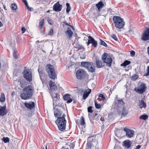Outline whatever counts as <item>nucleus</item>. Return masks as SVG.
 <instances>
[{
    "label": "nucleus",
    "instance_id": "obj_46",
    "mask_svg": "<svg viewBox=\"0 0 149 149\" xmlns=\"http://www.w3.org/2000/svg\"><path fill=\"white\" fill-rule=\"evenodd\" d=\"M50 89L52 91H54L56 90V89H57V86L55 85H54L52 87H50Z\"/></svg>",
    "mask_w": 149,
    "mask_h": 149
},
{
    "label": "nucleus",
    "instance_id": "obj_34",
    "mask_svg": "<svg viewBox=\"0 0 149 149\" xmlns=\"http://www.w3.org/2000/svg\"><path fill=\"white\" fill-rule=\"evenodd\" d=\"M5 100V97L4 93H1L0 101L1 102H4Z\"/></svg>",
    "mask_w": 149,
    "mask_h": 149
},
{
    "label": "nucleus",
    "instance_id": "obj_57",
    "mask_svg": "<svg viewBox=\"0 0 149 149\" xmlns=\"http://www.w3.org/2000/svg\"><path fill=\"white\" fill-rule=\"evenodd\" d=\"M20 84L21 85V87L22 88H23L24 87V83H23V81L22 82L20 81Z\"/></svg>",
    "mask_w": 149,
    "mask_h": 149
},
{
    "label": "nucleus",
    "instance_id": "obj_12",
    "mask_svg": "<svg viewBox=\"0 0 149 149\" xmlns=\"http://www.w3.org/2000/svg\"><path fill=\"white\" fill-rule=\"evenodd\" d=\"M52 99H53V108L54 109H55V107H56V105H57V103L55 102V100L56 99V100L58 99V100H59V95H58L57 93L52 94Z\"/></svg>",
    "mask_w": 149,
    "mask_h": 149
},
{
    "label": "nucleus",
    "instance_id": "obj_48",
    "mask_svg": "<svg viewBox=\"0 0 149 149\" xmlns=\"http://www.w3.org/2000/svg\"><path fill=\"white\" fill-rule=\"evenodd\" d=\"M92 107L91 106H90L88 108V112L91 113H93V110H92Z\"/></svg>",
    "mask_w": 149,
    "mask_h": 149
},
{
    "label": "nucleus",
    "instance_id": "obj_19",
    "mask_svg": "<svg viewBox=\"0 0 149 149\" xmlns=\"http://www.w3.org/2000/svg\"><path fill=\"white\" fill-rule=\"evenodd\" d=\"M92 63L90 62H82L81 63V65L82 67L86 68L87 69L91 65Z\"/></svg>",
    "mask_w": 149,
    "mask_h": 149
},
{
    "label": "nucleus",
    "instance_id": "obj_60",
    "mask_svg": "<svg viewBox=\"0 0 149 149\" xmlns=\"http://www.w3.org/2000/svg\"><path fill=\"white\" fill-rule=\"evenodd\" d=\"M133 32L132 30H130L128 32V34L130 33V34H132Z\"/></svg>",
    "mask_w": 149,
    "mask_h": 149
},
{
    "label": "nucleus",
    "instance_id": "obj_8",
    "mask_svg": "<svg viewBox=\"0 0 149 149\" xmlns=\"http://www.w3.org/2000/svg\"><path fill=\"white\" fill-rule=\"evenodd\" d=\"M24 77L28 81L30 82L32 80L31 72L29 69L24 70L23 72Z\"/></svg>",
    "mask_w": 149,
    "mask_h": 149
},
{
    "label": "nucleus",
    "instance_id": "obj_21",
    "mask_svg": "<svg viewBox=\"0 0 149 149\" xmlns=\"http://www.w3.org/2000/svg\"><path fill=\"white\" fill-rule=\"evenodd\" d=\"M70 95L68 94L65 95L63 97V99L65 100H67V102L68 103L71 102L72 101V99L70 97Z\"/></svg>",
    "mask_w": 149,
    "mask_h": 149
},
{
    "label": "nucleus",
    "instance_id": "obj_59",
    "mask_svg": "<svg viewBox=\"0 0 149 149\" xmlns=\"http://www.w3.org/2000/svg\"><path fill=\"white\" fill-rule=\"evenodd\" d=\"M141 145H139L136 147V149H139L141 148Z\"/></svg>",
    "mask_w": 149,
    "mask_h": 149
},
{
    "label": "nucleus",
    "instance_id": "obj_44",
    "mask_svg": "<svg viewBox=\"0 0 149 149\" xmlns=\"http://www.w3.org/2000/svg\"><path fill=\"white\" fill-rule=\"evenodd\" d=\"M139 77V76L136 74H134L132 77V79L133 80H135Z\"/></svg>",
    "mask_w": 149,
    "mask_h": 149
},
{
    "label": "nucleus",
    "instance_id": "obj_51",
    "mask_svg": "<svg viewBox=\"0 0 149 149\" xmlns=\"http://www.w3.org/2000/svg\"><path fill=\"white\" fill-rule=\"evenodd\" d=\"M63 23L65 24L66 25L69 26L70 28L73 29V26L69 24L68 23L66 22V21H64L63 22Z\"/></svg>",
    "mask_w": 149,
    "mask_h": 149
},
{
    "label": "nucleus",
    "instance_id": "obj_6",
    "mask_svg": "<svg viewBox=\"0 0 149 149\" xmlns=\"http://www.w3.org/2000/svg\"><path fill=\"white\" fill-rule=\"evenodd\" d=\"M102 60L104 63H106V65L110 67L111 65L112 59L108 54L105 53L103 54Z\"/></svg>",
    "mask_w": 149,
    "mask_h": 149
},
{
    "label": "nucleus",
    "instance_id": "obj_22",
    "mask_svg": "<svg viewBox=\"0 0 149 149\" xmlns=\"http://www.w3.org/2000/svg\"><path fill=\"white\" fill-rule=\"evenodd\" d=\"M6 108V106L2 107L0 105V116H3L6 114L5 111Z\"/></svg>",
    "mask_w": 149,
    "mask_h": 149
},
{
    "label": "nucleus",
    "instance_id": "obj_43",
    "mask_svg": "<svg viewBox=\"0 0 149 149\" xmlns=\"http://www.w3.org/2000/svg\"><path fill=\"white\" fill-rule=\"evenodd\" d=\"M94 103L95 104V106L96 108L97 109H99L101 107V105L100 104H97V101L96 100L94 101Z\"/></svg>",
    "mask_w": 149,
    "mask_h": 149
},
{
    "label": "nucleus",
    "instance_id": "obj_33",
    "mask_svg": "<svg viewBox=\"0 0 149 149\" xmlns=\"http://www.w3.org/2000/svg\"><path fill=\"white\" fill-rule=\"evenodd\" d=\"M23 2L24 3L27 8V9L30 11H32L31 9L32 8L30 7L28 5V3L26 0H22Z\"/></svg>",
    "mask_w": 149,
    "mask_h": 149
},
{
    "label": "nucleus",
    "instance_id": "obj_45",
    "mask_svg": "<svg viewBox=\"0 0 149 149\" xmlns=\"http://www.w3.org/2000/svg\"><path fill=\"white\" fill-rule=\"evenodd\" d=\"M49 87H52L54 85H55L56 84L53 81H52V80H50L49 81Z\"/></svg>",
    "mask_w": 149,
    "mask_h": 149
},
{
    "label": "nucleus",
    "instance_id": "obj_14",
    "mask_svg": "<svg viewBox=\"0 0 149 149\" xmlns=\"http://www.w3.org/2000/svg\"><path fill=\"white\" fill-rule=\"evenodd\" d=\"M62 6L59 4V1L56 3L53 6V10L56 12H59L62 9Z\"/></svg>",
    "mask_w": 149,
    "mask_h": 149
},
{
    "label": "nucleus",
    "instance_id": "obj_37",
    "mask_svg": "<svg viewBox=\"0 0 149 149\" xmlns=\"http://www.w3.org/2000/svg\"><path fill=\"white\" fill-rule=\"evenodd\" d=\"M11 8L12 10H16L17 8V5L15 3L12 4L11 6Z\"/></svg>",
    "mask_w": 149,
    "mask_h": 149
},
{
    "label": "nucleus",
    "instance_id": "obj_25",
    "mask_svg": "<svg viewBox=\"0 0 149 149\" xmlns=\"http://www.w3.org/2000/svg\"><path fill=\"white\" fill-rule=\"evenodd\" d=\"M128 112V111L126 109V108L125 107H123L121 113V116L122 117L125 116L127 114Z\"/></svg>",
    "mask_w": 149,
    "mask_h": 149
},
{
    "label": "nucleus",
    "instance_id": "obj_30",
    "mask_svg": "<svg viewBox=\"0 0 149 149\" xmlns=\"http://www.w3.org/2000/svg\"><path fill=\"white\" fill-rule=\"evenodd\" d=\"M131 63V62L128 60L125 61L123 63L121 64V66H123L125 67L127 65H129Z\"/></svg>",
    "mask_w": 149,
    "mask_h": 149
},
{
    "label": "nucleus",
    "instance_id": "obj_40",
    "mask_svg": "<svg viewBox=\"0 0 149 149\" xmlns=\"http://www.w3.org/2000/svg\"><path fill=\"white\" fill-rule=\"evenodd\" d=\"M92 143H91L87 142L86 146V149H91L92 147Z\"/></svg>",
    "mask_w": 149,
    "mask_h": 149
},
{
    "label": "nucleus",
    "instance_id": "obj_1",
    "mask_svg": "<svg viewBox=\"0 0 149 149\" xmlns=\"http://www.w3.org/2000/svg\"><path fill=\"white\" fill-rule=\"evenodd\" d=\"M34 91L33 87L31 85L24 88L22 93L21 94V98L24 100L30 99L33 96Z\"/></svg>",
    "mask_w": 149,
    "mask_h": 149
},
{
    "label": "nucleus",
    "instance_id": "obj_31",
    "mask_svg": "<svg viewBox=\"0 0 149 149\" xmlns=\"http://www.w3.org/2000/svg\"><path fill=\"white\" fill-rule=\"evenodd\" d=\"M80 123L81 125L82 126H84L86 124L84 119L83 116H82L81 118Z\"/></svg>",
    "mask_w": 149,
    "mask_h": 149
},
{
    "label": "nucleus",
    "instance_id": "obj_13",
    "mask_svg": "<svg viewBox=\"0 0 149 149\" xmlns=\"http://www.w3.org/2000/svg\"><path fill=\"white\" fill-rule=\"evenodd\" d=\"M124 130L126 132V136L129 138H131L134 135V131L126 128H124Z\"/></svg>",
    "mask_w": 149,
    "mask_h": 149
},
{
    "label": "nucleus",
    "instance_id": "obj_61",
    "mask_svg": "<svg viewBox=\"0 0 149 149\" xmlns=\"http://www.w3.org/2000/svg\"><path fill=\"white\" fill-rule=\"evenodd\" d=\"M100 120H101L102 121H104V119L103 117H101L100 118Z\"/></svg>",
    "mask_w": 149,
    "mask_h": 149
},
{
    "label": "nucleus",
    "instance_id": "obj_49",
    "mask_svg": "<svg viewBox=\"0 0 149 149\" xmlns=\"http://www.w3.org/2000/svg\"><path fill=\"white\" fill-rule=\"evenodd\" d=\"M54 34V31L52 29H51L50 30L49 32L48 35L50 36H52Z\"/></svg>",
    "mask_w": 149,
    "mask_h": 149
},
{
    "label": "nucleus",
    "instance_id": "obj_26",
    "mask_svg": "<svg viewBox=\"0 0 149 149\" xmlns=\"http://www.w3.org/2000/svg\"><path fill=\"white\" fill-rule=\"evenodd\" d=\"M96 66L98 68H100L103 66V63L100 60H97L96 61Z\"/></svg>",
    "mask_w": 149,
    "mask_h": 149
},
{
    "label": "nucleus",
    "instance_id": "obj_35",
    "mask_svg": "<svg viewBox=\"0 0 149 149\" xmlns=\"http://www.w3.org/2000/svg\"><path fill=\"white\" fill-rule=\"evenodd\" d=\"M75 47L78 49H84V47L81 45H80L78 43H76L75 45Z\"/></svg>",
    "mask_w": 149,
    "mask_h": 149
},
{
    "label": "nucleus",
    "instance_id": "obj_38",
    "mask_svg": "<svg viewBox=\"0 0 149 149\" xmlns=\"http://www.w3.org/2000/svg\"><path fill=\"white\" fill-rule=\"evenodd\" d=\"M66 6H67L66 11L67 13H68L70 10L71 8L69 3H67L66 4Z\"/></svg>",
    "mask_w": 149,
    "mask_h": 149
},
{
    "label": "nucleus",
    "instance_id": "obj_7",
    "mask_svg": "<svg viewBox=\"0 0 149 149\" xmlns=\"http://www.w3.org/2000/svg\"><path fill=\"white\" fill-rule=\"evenodd\" d=\"M86 72L83 69H79L76 72V76L78 79H81L85 78L86 75Z\"/></svg>",
    "mask_w": 149,
    "mask_h": 149
},
{
    "label": "nucleus",
    "instance_id": "obj_5",
    "mask_svg": "<svg viewBox=\"0 0 149 149\" xmlns=\"http://www.w3.org/2000/svg\"><path fill=\"white\" fill-rule=\"evenodd\" d=\"M125 104L122 100H118L113 103L112 106L117 112L119 113H120L122 108L124 107Z\"/></svg>",
    "mask_w": 149,
    "mask_h": 149
},
{
    "label": "nucleus",
    "instance_id": "obj_55",
    "mask_svg": "<svg viewBox=\"0 0 149 149\" xmlns=\"http://www.w3.org/2000/svg\"><path fill=\"white\" fill-rule=\"evenodd\" d=\"M80 58L81 59H84L86 58V55L84 54H83L80 56Z\"/></svg>",
    "mask_w": 149,
    "mask_h": 149
},
{
    "label": "nucleus",
    "instance_id": "obj_27",
    "mask_svg": "<svg viewBox=\"0 0 149 149\" xmlns=\"http://www.w3.org/2000/svg\"><path fill=\"white\" fill-rule=\"evenodd\" d=\"M123 145L125 147L129 148L131 145V141L129 140H125L123 142Z\"/></svg>",
    "mask_w": 149,
    "mask_h": 149
},
{
    "label": "nucleus",
    "instance_id": "obj_41",
    "mask_svg": "<svg viewBox=\"0 0 149 149\" xmlns=\"http://www.w3.org/2000/svg\"><path fill=\"white\" fill-rule=\"evenodd\" d=\"M2 140L5 143H6L8 142L9 141V139L8 137H3Z\"/></svg>",
    "mask_w": 149,
    "mask_h": 149
},
{
    "label": "nucleus",
    "instance_id": "obj_50",
    "mask_svg": "<svg viewBox=\"0 0 149 149\" xmlns=\"http://www.w3.org/2000/svg\"><path fill=\"white\" fill-rule=\"evenodd\" d=\"M99 97L102 98V99L103 100H105V97L104 96V95L102 94H99Z\"/></svg>",
    "mask_w": 149,
    "mask_h": 149
},
{
    "label": "nucleus",
    "instance_id": "obj_58",
    "mask_svg": "<svg viewBox=\"0 0 149 149\" xmlns=\"http://www.w3.org/2000/svg\"><path fill=\"white\" fill-rule=\"evenodd\" d=\"M149 75V71L147 70L146 73H145L144 74V76H148Z\"/></svg>",
    "mask_w": 149,
    "mask_h": 149
},
{
    "label": "nucleus",
    "instance_id": "obj_52",
    "mask_svg": "<svg viewBox=\"0 0 149 149\" xmlns=\"http://www.w3.org/2000/svg\"><path fill=\"white\" fill-rule=\"evenodd\" d=\"M90 36H88V41L86 42L87 46H88L91 44V42L90 39H89Z\"/></svg>",
    "mask_w": 149,
    "mask_h": 149
},
{
    "label": "nucleus",
    "instance_id": "obj_63",
    "mask_svg": "<svg viewBox=\"0 0 149 149\" xmlns=\"http://www.w3.org/2000/svg\"><path fill=\"white\" fill-rule=\"evenodd\" d=\"M15 93L14 92H13L11 93V95L13 96H14L15 95Z\"/></svg>",
    "mask_w": 149,
    "mask_h": 149
},
{
    "label": "nucleus",
    "instance_id": "obj_2",
    "mask_svg": "<svg viewBox=\"0 0 149 149\" xmlns=\"http://www.w3.org/2000/svg\"><path fill=\"white\" fill-rule=\"evenodd\" d=\"M45 69L50 79H55L57 78L56 71L53 65L50 64H47L45 67Z\"/></svg>",
    "mask_w": 149,
    "mask_h": 149
},
{
    "label": "nucleus",
    "instance_id": "obj_42",
    "mask_svg": "<svg viewBox=\"0 0 149 149\" xmlns=\"http://www.w3.org/2000/svg\"><path fill=\"white\" fill-rule=\"evenodd\" d=\"M17 50L15 49L14 50V52H13V56L14 58L17 59V58H19L18 57V56H17Z\"/></svg>",
    "mask_w": 149,
    "mask_h": 149
},
{
    "label": "nucleus",
    "instance_id": "obj_4",
    "mask_svg": "<svg viewBox=\"0 0 149 149\" xmlns=\"http://www.w3.org/2000/svg\"><path fill=\"white\" fill-rule=\"evenodd\" d=\"M113 21L115 27L119 29L123 28L125 25L123 19L119 16H114Z\"/></svg>",
    "mask_w": 149,
    "mask_h": 149
},
{
    "label": "nucleus",
    "instance_id": "obj_20",
    "mask_svg": "<svg viewBox=\"0 0 149 149\" xmlns=\"http://www.w3.org/2000/svg\"><path fill=\"white\" fill-rule=\"evenodd\" d=\"M89 39L91 40V44H92V46L96 48L97 46V41L92 37L90 36Z\"/></svg>",
    "mask_w": 149,
    "mask_h": 149
},
{
    "label": "nucleus",
    "instance_id": "obj_32",
    "mask_svg": "<svg viewBox=\"0 0 149 149\" xmlns=\"http://www.w3.org/2000/svg\"><path fill=\"white\" fill-rule=\"evenodd\" d=\"M148 118V116L146 114H143L141 116L139 117V118L140 119L145 120H147Z\"/></svg>",
    "mask_w": 149,
    "mask_h": 149
},
{
    "label": "nucleus",
    "instance_id": "obj_10",
    "mask_svg": "<svg viewBox=\"0 0 149 149\" xmlns=\"http://www.w3.org/2000/svg\"><path fill=\"white\" fill-rule=\"evenodd\" d=\"M54 116L56 118L61 117L64 116L65 117V115L63 113V112L61 111L60 109H56L54 111Z\"/></svg>",
    "mask_w": 149,
    "mask_h": 149
},
{
    "label": "nucleus",
    "instance_id": "obj_29",
    "mask_svg": "<svg viewBox=\"0 0 149 149\" xmlns=\"http://www.w3.org/2000/svg\"><path fill=\"white\" fill-rule=\"evenodd\" d=\"M89 71L93 72L95 71V67L94 65H93V63L91 64V66L87 69Z\"/></svg>",
    "mask_w": 149,
    "mask_h": 149
},
{
    "label": "nucleus",
    "instance_id": "obj_17",
    "mask_svg": "<svg viewBox=\"0 0 149 149\" xmlns=\"http://www.w3.org/2000/svg\"><path fill=\"white\" fill-rule=\"evenodd\" d=\"M95 137L94 138L93 136L89 137L87 139V142H89V143H91L93 145H97L98 144L97 140H94V141H93L94 139H95Z\"/></svg>",
    "mask_w": 149,
    "mask_h": 149
},
{
    "label": "nucleus",
    "instance_id": "obj_24",
    "mask_svg": "<svg viewBox=\"0 0 149 149\" xmlns=\"http://www.w3.org/2000/svg\"><path fill=\"white\" fill-rule=\"evenodd\" d=\"M103 1V0H100V1L96 5V6L99 10L102 8L104 6Z\"/></svg>",
    "mask_w": 149,
    "mask_h": 149
},
{
    "label": "nucleus",
    "instance_id": "obj_39",
    "mask_svg": "<svg viewBox=\"0 0 149 149\" xmlns=\"http://www.w3.org/2000/svg\"><path fill=\"white\" fill-rule=\"evenodd\" d=\"M100 45H103L105 47H107V45L104 41L100 39Z\"/></svg>",
    "mask_w": 149,
    "mask_h": 149
},
{
    "label": "nucleus",
    "instance_id": "obj_9",
    "mask_svg": "<svg viewBox=\"0 0 149 149\" xmlns=\"http://www.w3.org/2000/svg\"><path fill=\"white\" fill-rule=\"evenodd\" d=\"M147 87L145 84L142 83L140 85L139 88L135 90V91L138 93L142 94L146 91Z\"/></svg>",
    "mask_w": 149,
    "mask_h": 149
},
{
    "label": "nucleus",
    "instance_id": "obj_11",
    "mask_svg": "<svg viewBox=\"0 0 149 149\" xmlns=\"http://www.w3.org/2000/svg\"><path fill=\"white\" fill-rule=\"evenodd\" d=\"M141 39L143 41L149 40V28H147L144 31L141 37Z\"/></svg>",
    "mask_w": 149,
    "mask_h": 149
},
{
    "label": "nucleus",
    "instance_id": "obj_28",
    "mask_svg": "<svg viewBox=\"0 0 149 149\" xmlns=\"http://www.w3.org/2000/svg\"><path fill=\"white\" fill-rule=\"evenodd\" d=\"M38 71L39 73L40 78L41 80L42 83H43L44 81V79H43V71L42 70H40L39 68L38 69Z\"/></svg>",
    "mask_w": 149,
    "mask_h": 149
},
{
    "label": "nucleus",
    "instance_id": "obj_62",
    "mask_svg": "<svg viewBox=\"0 0 149 149\" xmlns=\"http://www.w3.org/2000/svg\"><path fill=\"white\" fill-rule=\"evenodd\" d=\"M3 26V24L0 21V27L2 26Z\"/></svg>",
    "mask_w": 149,
    "mask_h": 149
},
{
    "label": "nucleus",
    "instance_id": "obj_18",
    "mask_svg": "<svg viewBox=\"0 0 149 149\" xmlns=\"http://www.w3.org/2000/svg\"><path fill=\"white\" fill-rule=\"evenodd\" d=\"M91 89H88L86 90L84 92L83 98L84 100L86 99L88 96L91 92Z\"/></svg>",
    "mask_w": 149,
    "mask_h": 149
},
{
    "label": "nucleus",
    "instance_id": "obj_53",
    "mask_svg": "<svg viewBox=\"0 0 149 149\" xmlns=\"http://www.w3.org/2000/svg\"><path fill=\"white\" fill-rule=\"evenodd\" d=\"M130 53L131 56H134L135 55V52L133 50L131 51Z\"/></svg>",
    "mask_w": 149,
    "mask_h": 149
},
{
    "label": "nucleus",
    "instance_id": "obj_15",
    "mask_svg": "<svg viewBox=\"0 0 149 149\" xmlns=\"http://www.w3.org/2000/svg\"><path fill=\"white\" fill-rule=\"evenodd\" d=\"M65 33L67 36V38L70 39H71L73 34V32L72 31L71 29L69 27L67 28V29L65 31Z\"/></svg>",
    "mask_w": 149,
    "mask_h": 149
},
{
    "label": "nucleus",
    "instance_id": "obj_64",
    "mask_svg": "<svg viewBox=\"0 0 149 149\" xmlns=\"http://www.w3.org/2000/svg\"><path fill=\"white\" fill-rule=\"evenodd\" d=\"M147 53L149 55V46L147 48Z\"/></svg>",
    "mask_w": 149,
    "mask_h": 149
},
{
    "label": "nucleus",
    "instance_id": "obj_16",
    "mask_svg": "<svg viewBox=\"0 0 149 149\" xmlns=\"http://www.w3.org/2000/svg\"><path fill=\"white\" fill-rule=\"evenodd\" d=\"M24 105L27 108L31 110L35 107V103L33 102H30L29 103H25Z\"/></svg>",
    "mask_w": 149,
    "mask_h": 149
},
{
    "label": "nucleus",
    "instance_id": "obj_47",
    "mask_svg": "<svg viewBox=\"0 0 149 149\" xmlns=\"http://www.w3.org/2000/svg\"><path fill=\"white\" fill-rule=\"evenodd\" d=\"M111 37L115 40L117 41L118 40V39L116 35L114 34H112L111 35Z\"/></svg>",
    "mask_w": 149,
    "mask_h": 149
},
{
    "label": "nucleus",
    "instance_id": "obj_56",
    "mask_svg": "<svg viewBox=\"0 0 149 149\" xmlns=\"http://www.w3.org/2000/svg\"><path fill=\"white\" fill-rule=\"evenodd\" d=\"M21 30L22 31V33H24L26 30V29L24 27H22L21 28Z\"/></svg>",
    "mask_w": 149,
    "mask_h": 149
},
{
    "label": "nucleus",
    "instance_id": "obj_3",
    "mask_svg": "<svg viewBox=\"0 0 149 149\" xmlns=\"http://www.w3.org/2000/svg\"><path fill=\"white\" fill-rule=\"evenodd\" d=\"M55 123L60 131H63L65 129L66 121L65 117H58L55 121Z\"/></svg>",
    "mask_w": 149,
    "mask_h": 149
},
{
    "label": "nucleus",
    "instance_id": "obj_54",
    "mask_svg": "<svg viewBox=\"0 0 149 149\" xmlns=\"http://www.w3.org/2000/svg\"><path fill=\"white\" fill-rule=\"evenodd\" d=\"M48 22L49 24H50L51 25H52L53 24V23L52 22V20L48 19Z\"/></svg>",
    "mask_w": 149,
    "mask_h": 149
},
{
    "label": "nucleus",
    "instance_id": "obj_36",
    "mask_svg": "<svg viewBox=\"0 0 149 149\" xmlns=\"http://www.w3.org/2000/svg\"><path fill=\"white\" fill-rule=\"evenodd\" d=\"M44 19H42L39 23V27L40 29L42 28L44 24Z\"/></svg>",
    "mask_w": 149,
    "mask_h": 149
},
{
    "label": "nucleus",
    "instance_id": "obj_23",
    "mask_svg": "<svg viewBox=\"0 0 149 149\" xmlns=\"http://www.w3.org/2000/svg\"><path fill=\"white\" fill-rule=\"evenodd\" d=\"M139 106L141 109L145 108L146 107V104L143 100H141L139 102Z\"/></svg>",
    "mask_w": 149,
    "mask_h": 149
}]
</instances>
